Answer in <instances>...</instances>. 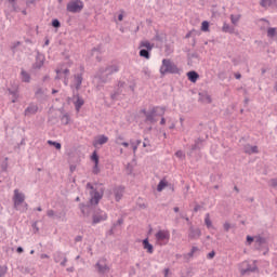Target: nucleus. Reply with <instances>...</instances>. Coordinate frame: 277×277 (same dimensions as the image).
Returning a JSON list of instances; mask_svg holds the SVG:
<instances>
[{"instance_id": "1", "label": "nucleus", "mask_w": 277, "mask_h": 277, "mask_svg": "<svg viewBox=\"0 0 277 277\" xmlns=\"http://www.w3.org/2000/svg\"><path fill=\"white\" fill-rule=\"evenodd\" d=\"M87 189H90V205L92 207H96L101 200H103L104 192L103 189L97 190L94 186L90 183L87 184Z\"/></svg>"}, {"instance_id": "2", "label": "nucleus", "mask_w": 277, "mask_h": 277, "mask_svg": "<svg viewBox=\"0 0 277 277\" xmlns=\"http://www.w3.org/2000/svg\"><path fill=\"white\" fill-rule=\"evenodd\" d=\"M147 122H157V118L166 116V107L156 106L149 111H144Z\"/></svg>"}, {"instance_id": "3", "label": "nucleus", "mask_w": 277, "mask_h": 277, "mask_svg": "<svg viewBox=\"0 0 277 277\" xmlns=\"http://www.w3.org/2000/svg\"><path fill=\"white\" fill-rule=\"evenodd\" d=\"M160 74L176 75V74H179V67L174 63H172V61L164 58V60H162V65L160 67Z\"/></svg>"}, {"instance_id": "4", "label": "nucleus", "mask_w": 277, "mask_h": 277, "mask_svg": "<svg viewBox=\"0 0 277 277\" xmlns=\"http://www.w3.org/2000/svg\"><path fill=\"white\" fill-rule=\"evenodd\" d=\"M157 246H168L170 242V230L160 229L155 234Z\"/></svg>"}, {"instance_id": "5", "label": "nucleus", "mask_w": 277, "mask_h": 277, "mask_svg": "<svg viewBox=\"0 0 277 277\" xmlns=\"http://www.w3.org/2000/svg\"><path fill=\"white\" fill-rule=\"evenodd\" d=\"M83 10V1L81 0H71L67 3V12L71 14H77Z\"/></svg>"}, {"instance_id": "6", "label": "nucleus", "mask_w": 277, "mask_h": 277, "mask_svg": "<svg viewBox=\"0 0 277 277\" xmlns=\"http://www.w3.org/2000/svg\"><path fill=\"white\" fill-rule=\"evenodd\" d=\"M13 202L15 209H18L23 202H25V194L18 192V189L14 190V196H13Z\"/></svg>"}, {"instance_id": "7", "label": "nucleus", "mask_w": 277, "mask_h": 277, "mask_svg": "<svg viewBox=\"0 0 277 277\" xmlns=\"http://www.w3.org/2000/svg\"><path fill=\"white\" fill-rule=\"evenodd\" d=\"M107 220V214L105 211L100 210L93 215V224H100V222H105Z\"/></svg>"}, {"instance_id": "8", "label": "nucleus", "mask_w": 277, "mask_h": 277, "mask_svg": "<svg viewBox=\"0 0 277 277\" xmlns=\"http://www.w3.org/2000/svg\"><path fill=\"white\" fill-rule=\"evenodd\" d=\"M109 142V137L106 135H98L93 141V146L97 148V146H103V144H107Z\"/></svg>"}, {"instance_id": "9", "label": "nucleus", "mask_w": 277, "mask_h": 277, "mask_svg": "<svg viewBox=\"0 0 277 277\" xmlns=\"http://www.w3.org/2000/svg\"><path fill=\"white\" fill-rule=\"evenodd\" d=\"M96 267L100 274H105L106 272H109V266H107V262L105 260H100L96 263Z\"/></svg>"}, {"instance_id": "10", "label": "nucleus", "mask_w": 277, "mask_h": 277, "mask_svg": "<svg viewBox=\"0 0 277 277\" xmlns=\"http://www.w3.org/2000/svg\"><path fill=\"white\" fill-rule=\"evenodd\" d=\"M199 101L200 103H205L206 105H209L212 102L211 95H209L208 93H200Z\"/></svg>"}, {"instance_id": "11", "label": "nucleus", "mask_w": 277, "mask_h": 277, "mask_svg": "<svg viewBox=\"0 0 277 277\" xmlns=\"http://www.w3.org/2000/svg\"><path fill=\"white\" fill-rule=\"evenodd\" d=\"M34 114H38L37 105H30L25 109V116H34Z\"/></svg>"}, {"instance_id": "12", "label": "nucleus", "mask_w": 277, "mask_h": 277, "mask_svg": "<svg viewBox=\"0 0 277 277\" xmlns=\"http://www.w3.org/2000/svg\"><path fill=\"white\" fill-rule=\"evenodd\" d=\"M143 248L148 252V254H153L155 252V249L153 248V245L148 242V238L143 240Z\"/></svg>"}, {"instance_id": "13", "label": "nucleus", "mask_w": 277, "mask_h": 277, "mask_svg": "<svg viewBox=\"0 0 277 277\" xmlns=\"http://www.w3.org/2000/svg\"><path fill=\"white\" fill-rule=\"evenodd\" d=\"M199 77L200 76L196 71H188L187 72L188 81H192V83H196L198 81Z\"/></svg>"}, {"instance_id": "14", "label": "nucleus", "mask_w": 277, "mask_h": 277, "mask_svg": "<svg viewBox=\"0 0 277 277\" xmlns=\"http://www.w3.org/2000/svg\"><path fill=\"white\" fill-rule=\"evenodd\" d=\"M245 153H247V155H254V154L259 153V147L258 146L247 145L245 147Z\"/></svg>"}, {"instance_id": "15", "label": "nucleus", "mask_w": 277, "mask_h": 277, "mask_svg": "<svg viewBox=\"0 0 277 277\" xmlns=\"http://www.w3.org/2000/svg\"><path fill=\"white\" fill-rule=\"evenodd\" d=\"M91 159L94 161V172L95 174H98V154L96 151H93Z\"/></svg>"}, {"instance_id": "16", "label": "nucleus", "mask_w": 277, "mask_h": 277, "mask_svg": "<svg viewBox=\"0 0 277 277\" xmlns=\"http://www.w3.org/2000/svg\"><path fill=\"white\" fill-rule=\"evenodd\" d=\"M122 194H124L123 187H118L115 189V198H116L117 202L122 199Z\"/></svg>"}, {"instance_id": "17", "label": "nucleus", "mask_w": 277, "mask_h": 277, "mask_svg": "<svg viewBox=\"0 0 277 277\" xmlns=\"http://www.w3.org/2000/svg\"><path fill=\"white\" fill-rule=\"evenodd\" d=\"M58 77H68L70 75V70L68 68H61L56 70Z\"/></svg>"}, {"instance_id": "18", "label": "nucleus", "mask_w": 277, "mask_h": 277, "mask_svg": "<svg viewBox=\"0 0 277 277\" xmlns=\"http://www.w3.org/2000/svg\"><path fill=\"white\" fill-rule=\"evenodd\" d=\"M140 49H147V51H153V44L150 41H141Z\"/></svg>"}, {"instance_id": "19", "label": "nucleus", "mask_w": 277, "mask_h": 277, "mask_svg": "<svg viewBox=\"0 0 277 277\" xmlns=\"http://www.w3.org/2000/svg\"><path fill=\"white\" fill-rule=\"evenodd\" d=\"M75 83H76L77 90L78 88H81V83H83V77H81V75L75 76Z\"/></svg>"}, {"instance_id": "20", "label": "nucleus", "mask_w": 277, "mask_h": 277, "mask_svg": "<svg viewBox=\"0 0 277 277\" xmlns=\"http://www.w3.org/2000/svg\"><path fill=\"white\" fill-rule=\"evenodd\" d=\"M166 187H168V182L166 180H162L159 182V184L157 186V190L163 192V189H166Z\"/></svg>"}, {"instance_id": "21", "label": "nucleus", "mask_w": 277, "mask_h": 277, "mask_svg": "<svg viewBox=\"0 0 277 277\" xmlns=\"http://www.w3.org/2000/svg\"><path fill=\"white\" fill-rule=\"evenodd\" d=\"M83 100L81 97H78L77 101L75 102V107L76 110L79 111L81 107H83Z\"/></svg>"}, {"instance_id": "22", "label": "nucleus", "mask_w": 277, "mask_h": 277, "mask_svg": "<svg viewBox=\"0 0 277 277\" xmlns=\"http://www.w3.org/2000/svg\"><path fill=\"white\" fill-rule=\"evenodd\" d=\"M140 56L141 57H145V60H150V53L148 52V50H141L140 51Z\"/></svg>"}, {"instance_id": "23", "label": "nucleus", "mask_w": 277, "mask_h": 277, "mask_svg": "<svg viewBox=\"0 0 277 277\" xmlns=\"http://www.w3.org/2000/svg\"><path fill=\"white\" fill-rule=\"evenodd\" d=\"M48 144L50 146H53L56 148V150H62V144L57 143V142H53V141H48Z\"/></svg>"}, {"instance_id": "24", "label": "nucleus", "mask_w": 277, "mask_h": 277, "mask_svg": "<svg viewBox=\"0 0 277 277\" xmlns=\"http://www.w3.org/2000/svg\"><path fill=\"white\" fill-rule=\"evenodd\" d=\"M29 74H27L25 70L22 71V81H24L25 83H29Z\"/></svg>"}, {"instance_id": "25", "label": "nucleus", "mask_w": 277, "mask_h": 277, "mask_svg": "<svg viewBox=\"0 0 277 277\" xmlns=\"http://www.w3.org/2000/svg\"><path fill=\"white\" fill-rule=\"evenodd\" d=\"M255 243H258V246H263V243H266V240L261 236H255Z\"/></svg>"}, {"instance_id": "26", "label": "nucleus", "mask_w": 277, "mask_h": 277, "mask_svg": "<svg viewBox=\"0 0 277 277\" xmlns=\"http://www.w3.org/2000/svg\"><path fill=\"white\" fill-rule=\"evenodd\" d=\"M205 224L208 228H211L212 226V223H211V216L209 214H206V217H205Z\"/></svg>"}, {"instance_id": "27", "label": "nucleus", "mask_w": 277, "mask_h": 277, "mask_svg": "<svg viewBox=\"0 0 277 277\" xmlns=\"http://www.w3.org/2000/svg\"><path fill=\"white\" fill-rule=\"evenodd\" d=\"M239 18H241L240 15H230V21L233 25H237L239 23Z\"/></svg>"}, {"instance_id": "28", "label": "nucleus", "mask_w": 277, "mask_h": 277, "mask_svg": "<svg viewBox=\"0 0 277 277\" xmlns=\"http://www.w3.org/2000/svg\"><path fill=\"white\" fill-rule=\"evenodd\" d=\"M260 4L262 8H269V5H272V0H261Z\"/></svg>"}, {"instance_id": "29", "label": "nucleus", "mask_w": 277, "mask_h": 277, "mask_svg": "<svg viewBox=\"0 0 277 277\" xmlns=\"http://www.w3.org/2000/svg\"><path fill=\"white\" fill-rule=\"evenodd\" d=\"M8 274V266H0V277H5Z\"/></svg>"}, {"instance_id": "30", "label": "nucleus", "mask_w": 277, "mask_h": 277, "mask_svg": "<svg viewBox=\"0 0 277 277\" xmlns=\"http://www.w3.org/2000/svg\"><path fill=\"white\" fill-rule=\"evenodd\" d=\"M201 31H209V22L205 21L201 23Z\"/></svg>"}, {"instance_id": "31", "label": "nucleus", "mask_w": 277, "mask_h": 277, "mask_svg": "<svg viewBox=\"0 0 277 277\" xmlns=\"http://www.w3.org/2000/svg\"><path fill=\"white\" fill-rule=\"evenodd\" d=\"M267 36L274 38V36H276V28H268Z\"/></svg>"}, {"instance_id": "32", "label": "nucleus", "mask_w": 277, "mask_h": 277, "mask_svg": "<svg viewBox=\"0 0 277 277\" xmlns=\"http://www.w3.org/2000/svg\"><path fill=\"white\" fill-rule=\"evenodd\" d=\"M61 120L63 124H68L70 122V117L68 115H64Z\"/></svg>"}, {"instance_id": "33", "label": "nucleus", "mask_w": 277, "mask_h": 277, "mask_svg": "<svg viewBox=\"0 0 277 277\" xmlns=\"http://www.w3.org/2000/svg\"><path fill=\"white\" fill-rule=\"evenodd\" d=\"M138 144H142V141H137V144H135V143H132V144H131L132 150H133L134 154L137 153V146H138Z\"/></svg>"}, {"instance_id": "34", "label": "nucleus", "mask_w": 277, "mask_h": 277, "mask_svg": "<svg viewBox=\"0 0 277 277\" xmlns=\"http://www.w3.org/2000/svg\"><path fill=\"white\" fill-rule=\"evenodd\" d=\"M79 208H80V210H81V213H82L83 215H85V203H80V205H79Z\"/></svg>"}, {"instance_id": "35", "label": "nucleus", "mask_w": 277, "mask_h": 277, "mask_svg": "<svg viewBox=\"0 0 277 277\" xmlns=\"http://www.w3.org/2000/svg\"><path fill=\"white\" fill-rule=\"evenodd\" d=\"M175 156L179 157V159H183V157H185V154H183L182 150H179L175 153Z\"/></svg>"}, {"instance_id": "36", "label": "nucleus", "mask_w": 277, "mask_h": 277, "mask_svg": "<svg viewBox=\"0 0 277 277\" xmlns=\"http://www.w3.org/2000/svg\"><path fill=\"white\" fill-rule=\"evenodd\" d=\"M223 228L228 233L230 230V223H224Z\"/></svg>"}, {"instance_id": "37", "label": "nucleus", "mask_w": 277, "mask_h": 277, "mask_svg": "<svg viewBox=\"0 0 277 277\" xmlns=\"http://www.w3.org/2000/svg\"><path fill=\"white\" fill-rule=\"evenodd\" d=\"M52 25H53L54 27H61V24H60V21H58V19H53V21H52Z\"/></svg>"}, {"instance_id": "38", "label": "nucleus", "mask_w": 277, "mask_h": 277, "mask_svg": "<svg viewBox=\"0 0 277 277\" xmlns=\"http://www.w3.org/2000/svg\"><path fill=\"white\" fill-rule=\"evenodd\" d=\"M196 252H198V247H193L192 251H190V256H194V254H196Z\"/></svg>"}, {"instance_id": "39", "label": "nucleus", "mask_w": 277, "mask_h": 277, "mask_svg": "<svg viewBox=\"0 0 277 277\" xmlns=\"http://www.w3.org/2000/svg\"><path fill=\"white\" fill-rule=\"evenodd\" d=\"M252 241H255V238L251 236H247V242L250 245L252 243Z\"/></svg>"}, {"instance_id": "40", "label": "nucleus", "mask_w": 277, "mask_h": 277, "mask_svg": "<svg viewBox=\"0 0 277 277\" xmlns=\"http://www.w3.org/2000/svg\"><path fill=\"white\" fill-rule=\"evenodd\" d=\"M108 70H109V72H118V66H113Z\"/></svg>"}, {"instance_id": "41", "label": "nucleus", "mask_w": 277, "mask_h": 277, "mask_svg": "<svg viewBox=\"0 0 277 277\" xmlns=\"http://www.w3.org/2000/svg\"><path fill=\"white\" fill-rule=\"evenodd\" d=\"M47 215H48L49 217H53V215H55V211L49 210V211L47 212Z\"/></svg>"}, {"instance_id": "42", "label": "nucleus", "mask_w": 277, "mask_h": 277, "mask_svg": "<svg viewBox=\"0 0 277 277\" xmlns=\"http://www.w3.org/2000/svg\"><path fill=\"white\" fill-rule=\"evenodd\" d=\"M122 136H117V138H116V144H118V145H120L121 143H122Z\"/></svg>"}, {"instance_id": "43", "label": "nucleus", "mask_w": 277, "mask_h": 277, "mask_svg": "<svg viewBox=\"0 0 277 277\" xmlns=\"http://www.w3.org/2000/svg\"><path fill=\"white\" fill-rule=\"evenodd\" d=\"M215 256V252L214 251H211L209 254H208V259H213Z\"/></svg>"}, {"instance_id": "44", "label": "nucleus", "mask_w": 277, "mask_h": 277, "mask_svg": "<svg viewBox=\"0 0 277 277\" xmlns=\"http://www.w3.org/2000/svg\"><path fill=\"white\" fill-rule=\"evenodd\" d=\"M119 146H124V148H129V143H127V142H121V143L119 144Z\"/></svg>"}, {"instance_id": "45", "label": "nucleus", "mask_w": 277, "mask_h": 277, "mask_svg": "<svg viewBox=\"0 0 277 277\" xmlns=\"http://www.w3.org/2000/svg\"><path fill=\"white\" fill-rule=\"evenodd\" d=\"M194 211H195V213H198V211H200V206H196L195 208H194Z\"/></svg>"}, {"instance_id": "46", "label": "nucleus", "mask_w": 277, "mask_h": 277, "mask_svg": "<svg viewBox=\"0 0 277 277\" xmlns=\"http://www.w3.org/2000/svg\"><path fill=\"white\" fill-rule=\"evenodd\" d=\"M68 262V260L66 258H64L63 262L61 263V265L66 266V263Z\"/></svg>"}, {"instance_id": "47", "label": "nucleus", "mask_w": 277, "mask_h": 277, "mask_svg": "<svg viewBox=\"0 0 277 277\" xmlns=\"http://www.w3.org/2000/svg\"><path fill=\"white\" fill-rule=\"evenodd\" d=\"M223 31H228V25L227 24L223 25Z\"/></svg>"}, {"instance_id": "48", "label": "nucleus", "mask_w": 277, "mask_h": 277, "mask_svg": "<svg viewBox=\"0 0 277 277\" xmlns=\"http://www.w3.org/2000/svg\"><path fill=\"white\" fill-rule=\"evenodd\" d=\"M168 274H170V268L164 269V277H168Z\"/></svg>"}, {"instance_id": "49", "label": "nucleus", "mask_w": 277, "mask_h": 277, "mask_svg": "<svg viewBox=\"0 0 277 277\" xmlns=\"http://www.w3.org/2000/svg\"><path fill=\"white\" fill-rule=\"evenodd\" d=\"M123 18H124V15H122V14L118 15V21H123Z\"/></svg>"}, {"instance_id": "50", "label": "nucleus", "mask_w": 277, "mask_h": 277, "mask_svg": "<svg viewBox=\"0 0 277 277\" xmlns=\"http://www.w3.org/2000/svg\"><path fill=\"white\" fill-rule=\"evenodd\" d=\"M160 124H162V126L166 124V118H163V117L161 118Z\"/></svg>"}, {"instance_id": "51", "label": "nucleus", "mask_w": 277, "mask_h": 277, "mask_svg": "<svg viewBox=\"0 0 277 277\" xmlns=\"http://www.w3.org/2000/svg\"><path fill=\"white\" fill-rule=\"evenodd\" d=\"M17 252L21 254L23 252V248L22 247H18L17 248Z\"/></svg>"}, {"instance_id": "52", "label": "nucleus", "mask_w": 277, "mask_h": 277, "mask_svg": "<svg viewBox=\"0 0 277 277\" xmlns=\"http://www.w3.org/2000/svg\"><path fill=\"white\" fill-rule=\"evenodd\" d=\"M175 213H179V207L174 208Z\"/></svg>"}, {"instance_id": "53", "label": "nucleus", "mask_w": 277, "mask_h": 277, "mask_svg": "<svg viewBox=\"0 0 277 277\" xmlns=\"http://www.w3.org/2000/svg\"><path fill=\"white\" fill-rule=\"evenodd\" d=\"M236 79H241V75H236Z\"/></svg>"}, {"instance_id": "54", "label": "nucleus", "mask_w": 277, "mask_h": 277, "mask_svg": "<svg viewBox=\"0 0 277 277\" xmlns=\"http://www.w3.org/2000/svg\"><path fill=\"white\" fill-rule=\"evenodd\" d=\"M246 272H254V269L247 268Z\"/></svg>"}, {"instance_id": "55", "label": "nucleus", "mask_w": 277, "mask_h": 277, "mask_svg": "<svg viewBox=\"0 0 277 277\" xmlns=\"http://www.w3.org/2000/svg\"><path fill=\"white\" fill-rule=\"evenodd\" d=\"M273 185H274V187H276V185H277V182H276V181H273Z\"/></svg>"}, {"instance_id": "56", "label": "nucleus", "mask_w": 277, "mask_h": 277, "mask_svg": "<svg viewBox=\"0 0 277 277\" xmlns=\"http://www.w3.org/2000/svg\"><path fill=\"white\" fill-rule=\"evenodd\" d=\"M79 200H81V198L77 197V198H76V202H79Z\"/></svg>"}, {"instance_id": "57", "label": "nucleus", "mask_w": 277, "mask_h": 277, "mask_svg": "<svg viewBox=\"0 0 277 277\" xmlns=\"http://www.w3.org/2000/svg\"><path fill=\"white\" fill-rule=\"evenodd\" d=\"M48 258V255H41V259H47Z\"/></svg>"}, {"instance_id": "58", "label": "nucleus", "mask_w": 277, "mask_h": 277, "mask_svg": "<svg viewBox=\"0 0 277 277\" xmlns=\"http://www.w3.org/2000/svg\"><path fill=\"white\" fill-rule=\"evenodd\" d=\"M14 1H16V0H9L10 3H14Z\"/></svg>"}, {"instance_id": "59", "label": "nucleus", "mask_w": 277, "mask_h": 277, "mask_svg": "<svg viewBox=\"0 0 277 277\" xmlns=\"http://www.w3.org/2000/svg\"><path fill=\"white\" fill-rule=\"evenodd\" d=\"M37 211H42V208H38Z\"/></svg>"}, {"instance_id": "60", "label": "nucleus", "mask_w": 277, "mask_h": 277, "mask_svg": "<svg viewBox=\"0 0 277 277\" xmlns=\"http://www.w3.org/2000/svg\"><path fill=\"white\" fill-rule=\"evenodd\" d=\"M243 265H248V262H245Z\"/></svg>"}, {"instance_id": "61", "label": "nucleus", "mask_w": 277, "mask_h": 277, "mask_svg": "<svg viewBox=\"0 0 277 277\" xmlns=\"http://www.w3.org/2000/svg\"><path fill=\"white\" fill-rule=\"evenodd\" d=\"M143 146L146 147V143H144Z\"/></svg>"}, {"instance_id": "62", "label": "nucleus", "mask_w": 277, "mask_h": 277, "mask_svg": "<svg viewBox=\"0 0 277 277\" xmlns=\"http://www.w3.org/2000/svg\"><path fill=\"white\" fill-rule=\"evenodd\" d=\"M30 254H34V250H32V251H30Z\"/></svg>"}, {"instance_id": "63", "label": "nucleus", "mask_w": 277, "mask_h": 277, "mask_svg": "<svg viewBox=\"0 0 277 277\" xmlns=\"http://www.w3.org/2000/svg\"><path fill=\"white\" fill-rule=\"evenodd\" d=\"M55 92H57V91L54 90V91H53V94H55Z\"/></svg>"}, {"instance_id": "64", "label": "nucleus", "mask_w": 277, "mask_h": 277, "mask_svg": "<svg viewBox=\"0 0 277 277\" xmlns=\"http://www.w3.org/2000/svg\"><path fill=\"white\" fill-rule=\"evenodd\" d=\"M45 44H49V41H47Z\"/></svg>"}]
</instances>
